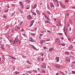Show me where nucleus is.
Returning a JSON list of instances; mask_svg holds the SVG:
<instances>
[{"label": "nucleus", "instance_id": "30", "mask_svg": "<svg viewBox=\"0 0 75 75\" xmlns=\"http://www.w3.org/2000/svg\"><path fill=\"white\" fill-rule=\"evenodd\" d=\"M3 17L4 18H6V17H7V16H6V15H4L3 16Z\"/></svg>", "mask_w": 75, "mask_h": 75}, {"label": "nucleus", "instance_id": "25", "mask_svg": "<svg viewBox=\"0 0 75 75\" xmlns=\"http://www.w3.org/2000/svg\"><path fill=\"white\" fill-rule=\"evenodd\" d=\"M62 45V46H65V45L64 43H63L62 44H61V45Z\"/></svg>", "mask_w": 75, "mask_h": 75}, {"label": "nucleus", "instance_id": "1", "mask_svg": "<svg viewBox=\"0 0 75 75\" xmlns=\"http://www.w3.org/2000/svg\"><path fill=\"white\" fill-rule=\"evenodd\" d=\"M56 42L59 45H61V42H60V40L59 39V38H57L56 40Z\"/></svg>", "mask_w": 75, "mask_h": 75}, {"label": "nucleus", "instance_id": "60", "mask_svg": "<svg viewBox=\"0 0 75 75\" xmlns=\"http://www.w3.org/2000/svg\"><path fill=\"white\" fill-rule=\"evenodd\" d=\"M23 23V21L21 22V24H22Z\"/></svg>", "mask_w": 75, "mask_h": 75}, {"label": "nucleus", "instance_id": "26", "mask_svg": "<svg viewBox=\"0 0 75 75\" xmlns=\"http://www.w3.org/2000/svg\"><path fill=\"white\" fill-rule=\"evenodd\" d=\"M60 73H61V74H62L63 75H64V72H62L61 71H60Z\"/></svg>", "mask_w": 75, "mask_h": 75}, {"label": "nucleus", "instance_id": "13", "mask_svg": "<svg viewBox=\"0 0 75 75\" xmlns=\"http://www.w3.org/2000/svg\"><path fill=\"white\" fill-rule=\"evenodd\" d=\"M44 42H45V40H42L40 41V43L41 44H42V43Z\"/></svg>", "mask_w": 75, "mask_h": 75}, {"label": "nucleus", "instance_id": "29", "mask_svg": "<svg viewBox=\"0 0 75 75\" xmlns=\"http://www.w3.org/2000/svg\"><path fill=\"white\" fill-rule=\"evenodd\" d=\"M66 29V27H65V26H64V31H65Z\"/></svg>", "mask_w": 75, "mask_h": 75}, {"label": "nucleus", "instance_id": "50", "mask_svg": "<svg viewBox=\"0 0 75 75\" xmlns=\"http://www.w3.org/2000/svg\"><path fill=\"white\" fill-rule=\"evenodd\" d=\"M61 40H64V38H63V37H62V38H61Z\"/></svg>", "mask_w": 75, "mask_h": 75}, {"label": "nucleus", "instance_id": "2", "mask_svg": "<svg viewBox=\"0 0 75 75\" xmlns=\"http://www.w3.org/2000/svg\"><path fill=\"white\" fill-rule=\"evenodd\" d=\"M16 43L18 44V42H19V40H18V38H16L15 40H14L13 44H15L16 42Z\"/></svg>", "mask_w": 75, "mask_h": 75}, {"label": "nucleus", "instance_id": "35", "mask_svg": "<svg viewBox=\"0 0 75 75\" xmlns=\"http://www.w3.org/2000/svg\"><path fill=\"white\" fill-rule=\"evenodd\" d=\"M46 18V19H47V20H50V19H49V18H48V16Z\"/></svg>", "mask_w": 75, "mask_h": 75}, {"label": "nucleus", "instance_id": "19", "mask_svg": "<svg viewBox=\"0 0 75 75\" xmlns=\"http://www.w3.org/2000/svg\"><path fill=\"white\" fill-rule=\"evenodd\" d=\"M36 11L38 14H40V13L39 12V11Z\"/></svg>", "mask_w": 75, "mask_h": 75}, {"label": "nucleus", "instance_id": "57", "mask_svg": "<svg viewBox=\"0 0 75 75\" xmlns=\"http://www.w3.org/2000/svg\"><path fill=\"white\" fill-rule=\"evenodd\" d=\"M11 63L12 64H14V62H13V61H11Z\"/></svg>", "mask_w": 75, "mask_h": 75}, {"label": "nucleus", "instance_id": "37", "mask_svg": "<svg viewBox=\"0 0 75 75\" xmlns=\"http://www.w3.org/2000/svg\"><path fill=\"white\" fill-rule=\"evenodd\" d=\"M43 48H44V49H47V47H43Z\"/></svg>", "mask_w": 75, "mask_h": 75}, {"label": "nucleus", "instance_id": "47", "mask_svg": "<svg viewBox=\"0 0 75 75\" xmlns=\"http://www.w3.org/2000/svg\"><path fill=\"white\" fill-rule=\"evenodd\" d=\"M65 2H66V3H67V2L68 3V1L67 0H66L65 1Z\"/></svg>", "mask_w": 75, "mask_h": 75}, {"label": "nucleus", "instance_id": "21", "mask_svg": "<svg viewBox=\"0 0 75 75\" xmlns=\"http://www.w3.org/2000/svg\"><path fill=\"white\" fill-rule=\"evenodd\" d=\"M19 4L21 6H23V3L21 2H19Z\"/></svg>", "mask_w": 75, "mask_h": 75}, {"label": "nucleus", "instance_id": "49", "mask_svg": "<svg viewBox=\"0 0 75 75\" xmlns=\"http://www.w3.org/2000/svg\"><path fill=\"white\" fill-rule=\"evenodd\" d=\"M12 32H13V33H14V30H12Z\"/></svg>", "mask_w": 75, "mask_h": 75}, {"label": "nucleus", "instance_id": "41", "mask_svg": "<svg viewBox=\"0 0 75 75\" xmlns=\"http://www.w3.org/2000/svg\"><path fill=\"white\" fill-rule=\"evenodd\" d=\"M33 15H35V16H36V13H33Z\"/></svg>", "mask_w": 75, "mask_h": 75}, {"label": "nucleus", "instance_id": "10", "mask_svg": "<svg viewBox=\"0 0 75 75\" xmlns=\"http://www.w3.org/2000/svg\"><path fill=\"white\" fill-rule=\"evenodd\" d=\"M53 50V48H51L49 50V51L50 52H52Z\"/></svg>", "mask_w": 75, "mask_h": 75}, {"label": "nucleus", "instance_id": "55", "mask_svg": "<svg viewBox=\"0 0 75 75\" xmlns=\"http://www.w3.org/2000/svg\"><path fill=\"white\" fill-rule=\"evenodd\" d=\"M50 41V39H48L46 40V41Z\"/></svg>", "mask_w": 75, "mask_h": 75}, {"label": "nucleus", "instance_id": "22", "mask_svg": "<svg viewBox=\"0 0 75 75\" xmlns=\"http://www.w3.org/2000/svg\"><path fill=\"white\" fill-rule=\"evenodd\" d=\"M42 73H45V70H44L43 69L42 70Z\"/></svg>", "mask_w": 75, "mask_h": 75}, {"label": "nucleus", "instance_id": "12", "mask_svg": "<svg viewBox=\"0 0 75 75\" xmlns=\"http://www.w3.org/2000/svg\"><path fill=\"white\" fill-rule=\"evenodd\" d=\"M59 58L58 57H57L56 58V60H57V62H59Z\"/></svg>", "mask_w": 75, "mask_h": 75}, {"label": "nucleus", "instance_id": "64", "mask_svg": "<svg viewBox=\"0 0 75 75\" xmlns=\"http://www.w3.org/2000/svg\"><path fill=\"white\" fill-rule=\"evenodd\" d=\"M36 75H41V74H36Z\"/></svg>", "mask_w": 75, "mask_h": 75}, {"label": "nucleus", "instance_id": "8", "mask_svg": "<svg viewBox=\"0 0 75 75\" xmlns=\"http://www.w3.org/2000/svg\"><path fill=\"white\" fill-rule=\"evenodd\" d=\"M27 18L28 20H31V19H32V18L31 17V16H30V15H29L28 16Z\"/></svg>", "mask_w": 75, "mask_h": 75}, {"label": "nucleus", "instance_id": "62", "mask_svg": "<svg viewBox=\"0 0 75 75\" xmlns=\"http://www.w3.org/2000/svg\"><path fill=\"white\" fill-rule=\"evenodd\" d=\"M56 75H58V73H57L56 74Z\"/></svg>", "mask_w": 75, "mask_h": 75}, {"label": "nucleus", "instance_id": "45", "mask_svg": "<svg viewBox=\"0 0 75 75\" xmlns=\"http://www.w3.org/2000/svg\"><path fill=\"white\" fill-rule=\"evenodd\" d=\"M1 48L2 50H4V48H3V47H1Z\"/></svg>", "mask_w": 75, "mask_h": 75}, {"label": "nucleus", "instance_id": "17", "mask_svg": "<svg viewBox=\"0 0 75 75\" xmlns=\"http://www.w3.org/2000/svg\"><path fill=\"white\" fill-rule=\"evenodd\" d=\"M11 58H12V59H16V58H15L13 57H11Z\"/></svg>", "mask_w": 75, "mask_h": 75}, {"label": "nucleus", "instance_id": "53", "mask_svg": "<svg viewBox=\"0 0 75 75\" xmlns=\"http://www.w3.org/2000/svg\"><path fill=\"white\" fill-rule=\"evenodd\" d=\"M42 14H43V16H44L45 15V13H42Z\"/></svg>", "mask_w": 75, "mask_h": 75}, {"label": "nucleus", "instance_id": "58", "mask_svg": "<svg viewBox=\"0 0 75 75\" xmlns=\"http://www.w3.org/2000/svg\"><path fill=\"white\" fill-rule=\"evenodd\" d=\"M72 7L73 8V9H75V7Z\"/></svg>", "mask_w": 75, "mask_h": 75}, {"label": "nucleus", "instance_id": "34", "mask_svg": "<svg viewBox=\"0 0 75 75\" xmlns=\"http://www.w3.org/2000/svg\"><path fill=\"white\" fill-rule=\"evenodd\" d=\"M55 67L56 68H60V67H59V66H55Z\"/></svg>", "mask_w": 75, "mask_h": 75}, {"label": "nucleus", "instance_id": "48", "mask_svg": "<svg viewBox=\"0 0 75 75\" xmlns=\"http://www.w3.org/2000/svg\"><path fill=\"white\" fill-rule=\"evenodd\" d=\"M44 17H45V18H46L48 16H47L45 15V16Z\"/></svg>", "mask_w": 75, "mask_h": 75}, {"label": "nucleus", "instance_id": "59", "mask_svg": "<svg viewBox=\"0 0 75 75\" xmlns=\"http://www.w3.org/2000/svg\"><path fill=\"white\" fill-rule=\"evenodd\" d=\"M70 31H71V27H70Z\"/></svg>", "mask_w": 75, "mask_h": 75}, {"label": "nucleus", "instance_id": "3", "mask_svg": "<svg viewBox=\"0 0 75 75\" xmlns=\"http://www.w3.org/2000/svg\"><path fill=\"white\" fill-rule=\"evenodd\" d=\"M37 4H35L33 6H31V8H32V9H35V8L37 7Z\"/></svg>", "mask_w": 75, "mask_h": 75}, {"label": "nucleus", "instance_id": "56", "mask_svg": "<svg viewBox=\"0 0 75 75\" xmlns=\"http://www.w3.org/2000/svg\"><path fill=\"white\" fill-rule=\"evenodd\" d=\"M2 57L3 59V58H4V55H3V56H2Z\"/></svg>", "mask_w": 75, "mask_h": 75}, {"label": "nucleus", "instance_id": "51", "mask_svg": "<svg viewBox=\"0 0 75 75\" xmlns=\"http://www.w3.org/2000/svg\"><path fill=\"white\" fill-rule=\"evenodd\" d=\"M18 29H20V26L18 27L17 28Z\"/></svg>", "mask_w": 75, "mask_h": 75}, {"label": "nucleus", "instance_id": "38", "mask_svg": "<svg viewBox=\"0 0 75 75\" xmlns=\"http://www.w3.org/2000/svg\"><path fill=\"white\" fill-rule=\"evenodd\" d=\"M38 69L39 71H41V69H40V68H38Z\"/></svg>", "mask_w": 75, "mask_h": 75}, {"label": "nucleus", "instance_id": "27", "mask_svg": "<svg viewBox=\"0 0 75 75\" xmlns=\"http://www.w3.org/2000/svg\"><path fill=\"white\" fill-rule=\"evenodd\" d=\"M72 72L73 74H75V71H72Z\"/></svg>", "mask_w": 75, "mask_h": 75}, {"label": "nucleus", "instance_id": "6", "mask_svg": "<svg viewBox=\"0 0 75 75\" xmlns=\"http://www.w3.org/2000/svg\"><path fill=\"white\" fill-rule=\"evenodd\" d=\"M59 3L61 6L62 7V8H65V6L62 4L61 2H59Z\"/></svg>", "mask_w": 75, "mask_h": 75}, {"label": "nucleus", "instance_id": "4", "mask_svg": "<svg viewBox=\"0 0 75 75\" xmlns=\"http://www.w3.org/2000/svg\"><path fill=\"white\" fill-rule=\"evenodd\" d=\"M34 20H33L30 22V27H31V26H32L33 25V23H34Z\"/></svg>", "mask_w": 75, "mask_h": 75}, {"label": "nucleus", "instance_id": "54", "mask_svg": "<svg viewBox=\"0 0 75 75\" xmlns=\"http://www.w3.org/2000/svg\"><path fill=\"white\" fill-rule=\"evenodd\" d=\"M68 40H69V41H71V38H69L68 39Z\"/></svg>", "mask_w": 75, "mask_h": 75}, {"label": "nucleus", "instance_id": "20", "mask_svg": "<svg viewBox=\"0 0 75 75\" xmlns=\"http://www.w3.org/2000/svg\"><path fill=\"white\" fill-rule=\"evenodd\" d=\"M65 54H67L68 55H69V53L68 52H65Z\"/></svg>", "mask_w": 75, "mask_h": 75}, {"label": "nucleus", "instance_id": "40", "mask_svg": "<svg viewBox=\"0 0 75 75\" xmlns=\"http://www.w3.org/2000/svg\"><path fill=\"white\" fill-rule=\"evenodd\" d=\"M12 6H13V7H15V5H14V4H12Z\"/></svg>", "mask_w": 75, "mask_h": 75}, {"label": "nucleus", "instance_id": "63", "mask_svg": "<svg viewBox=\"0 0 75 75\" xmlns=\"http://www.w3.org/2000/svg\"><path fill=\"white\" fill-rule=\"evenodd\" d=\"M8 10H7V11H5V13H7V12H8Z\"/></svg>", "mask_w": 75, "mask_h": 75}, {"label": "nucleus", "instance_id": "9", "mask_svg": "<svg viewBox=\"0 0 75 75\" xmlns=\"http://www.w3.org/2000/svg\"><path fill=\"white\" fill-rule=\"evenodd\" d=\"M66 61H69V62H70V59L69 58H66Z\"/></svg>", "mask_w": 75, "mask_h": 75}, {"label": "nucleus", "instance_id": "15", "mask_svg": "<svg viewBox=\"0 0 75 75\" xmlns=\"http://www.w3.org/2000/svg\"><path fill=\"white\" fill-rule=\"evenodd\" d=\"M73 48V46H72V45H71L70 47H69V49H71V48Z\"/></svg>", "mask_w": 75, "mask_h": 75}, {"label": "nucleus", "instance_id": "5", "mask_svg": "<svg viewBox=\"0 0 75 75\" xmlns=\"http://www.w3.org/2000/svg\"><path fill=\"white\" fill-rule=\"evenodd\" d=\"M42 67L44 68H46V64H45V63H43V64L42 65Z\"/></svg>", "mask_w": 75, "mask_h": 75}, {"label": "nucleus", "instance_id": "39", "mask_svg": "<svg viewBox=\"0 0 75 75\" xmlns=\"http://www.w3.org/2000/svg\"><path fill=\"white\" fill-rule=\"evenodd\" d=\"M31 35H35V34L31 33Z\"/></svg>", "mask_w": 75, "mask_h": 75}, {"label": "nucleus", "instance_id": "24", "mask_svg": "<svg viewBox=\"0 0 75 75\" xmlns=\"http://www.w3.org/2000/svg\"><path fill=\"white\" fill-rule=\"evenodd\" d=\"M27 62H28V64H31V63H30V61L28 60L27 61Z\"/></svg>", "mask_w": 75, "mask_h": 75}, {"label": "nucleus", "instance_id": "36", "mask_svg": "<svg viewBox=\"0 0 75 75\" xmlns=\"http://www.w3.org/2000/svg\"><path fill=\"white\" fill-rule=\"evenodd\" d=\"M62 34H63L62 33H58L59 35H62Z\"/></svg>", "mask_w": 75, "mask_h": 75}, {"label": "nucleus", "instance_id": "7", "mask_svg": "<svg viewBox=\"0 0 75 75\" xmlns=\"http://www.w3.org/2000/svg\"><path fill=\"white\" fill-rule=\"evenodd\" d=\"M55 3L57 4L58 6H59V4H58V1L57 0H53Z\"/></svg>", "mask_w": 75, "mask_h": 75}, {"label": "nucleus", "instance_id": "11", "mask_svg": "<svg viewBox=\"0 0 75 75\" xmlns=\"http://www.w3.org/2000/svg\"><path fill=\"white\" fill-rule=\"evenodd\" d=\"M50 4L51 7H54V5L52 3H50Z\"/></svg>", "mask_w": 75, "mask_h": 75}, {"label": "nucleus", "instance_id": "18", "mask_svg": "<svg viewBox=\"0 0 75 75\" xmlns=\"http://www.w3.org/2000/svg\"><path fill=\"white\" fill-rule=\"evenodd\" d=\"M32 47H33V48L34 49V50H37V48H35V47H34V46H32Z\"/></svg>", "mask_w": 75, "mask_h": 75}, {"label": "nucleus", "instance_id": "14", "mask_svg": "<svg viewBox=\"0 0 75 75\" xmlns=\"http://www.w3.org/2000/svg\"><path fill=\"white\" fill-rule=\"evenodd\" d=\"M45 23H49L50 24V22L48 21H45Z\"/></svg>", "mask_w": 75, "mask_h": 75}, {"label": "nucleus", "instance_id": "23", "mask_svg": "<svg viewBox=\"0 0 75 75\" xmlns=\"http://www.w3.org/2000/svg\"><path fill=\"white\" fill-rule=\"evenodd\" d=\"M25 2L27 3H30V1H29L28 0H26Z\"/></svg>", "mask_w": 75, "mask_h": 75}, {"label": "nucleus", "instance_id": "44", "mask_svg": "<svg viewBox=\"0 0 75 75\" xmlns=\"http://www.w3.org/2000/svg\"><path fill=\"white\" fill-rule=\"evenodd\" d=\"M41 60H42V61H44V58H42L41 59Z\"/></svg>", "mask_w": 75, "mask_h": 75}, {"label": "nucleus", "instance_id": "61", "mask_svg": "<svg viewBox=\"0 0 75 75\" xmlns=\"http://www.w3.org/2000/svg\"><path fill=\"white\" fill-rule=\"evenodd\" d=\"M26 8V9H29L30 8L28 7V8Z\"/></svg>", "mask_w": 75, "mask_h": 75}, {"label": "nucleus", "instance_id": "16", "mask_svg": "<svg viewBox=\"0 0 75 75\" xmlns=\"http://www.w3.org/2000/svg\"><path fill=\"white\" fill-rule=\"evenodd\" d=\"M15 74L16 75H18L20 74V73H19V72H15Z\"/></svg>", "mask_w": 75, "mask_h": 75}, {"label": "nucleus", "instance_id": "52", "mask_svg": "<svg viewBox=\"0 0 75 75\" xmlns=\"http://www.w3.org/2000/svg\"><path fill=\"white\" fill-rule=\"evenodd\" d=\"M47 32H48V33H51V31L50 30H48L47 31Z\"/></svg>", "mask_w": 75, "mask_h": 75}, {"label": "nucleus", "instance_id": "32", "mask_svg": "<svg viewBox=\"0 0 75 75\" xmlns=\"http://www.w3.org/2000/svg\"><path fill=\"white\" fill-rule=\"evenodd\" d=\"M47 14H50V12L47 11Z\"/></svg>", "mask_w": 75, "mask_h": 75}, {"label": "nucleus", "instance_id": "42", "mask_svg": "<svg viewBox=\"0 0 75 75\" xmlns=\"http://www.w3.org/2000/svg\"><path fill=\"white\" fill-rule=\"evenodd\" d=\"M64 34H65V35H66V36L67 35V33L66 32H64Z\"/></svg>", "mask_w": 75, "mask_h": 75}, {"label": "nucleus", "instance_id": "31", "mask_svg": "<svg viewBox=\"0 0 75 75\" xmlns=\"http://www.w3.org/2000/svg\"><path fill=\"white\" fill-rule=\"evenodd\" d=\"M40 55L42 57H43L44 55V54H40Z\"/></svg>", "mask_w": 75, "mask_h": 75}, {"label": "nucleus", "instance_id": "28", "mask_svg": "<svg viewBox=\"0 0 75 75\" xmlns=\"http://www.w3.org/2000/svg\"><path fill=\"white\" fill-rule=\"evenodd\" d=\"M66 15L67 16H68L69 15V13H67Z\"/></svg>", "mask_w": 75, "mask_h": 75}, {"label": "nucleus", "instance_id": "33", "mask_svg": "<svg viewBox=\"0 0 75 75\" xmlns=\"http://www.w3.org/2000/svg\"><path fill=\"white\" fill-rule=\"evenodd\" d=\"M42 35H43V34L41 33L40 34V37H42Z\"/></svg>", "mask_w": 75, "mask_h": 75}, {"label": "nucleus", "instance_id": "43", "mask_svg": "<svg viewBox=\"0 0 75 75\" xmlns=\"http://www.w3.org/2000/svg\"><path fill=\"white\" fill-rule=\"evenodd\" d=\"M20 13H21V14H23V12H22V11H19Z\"/></svg>", "mask_w": 75, "mask_h": 75}, {"label": "nucleus", "instance_id": "46", "mask_svg": "<svg viewBox=\"0 0 75 75\" xmlns=\"http://www.w3.org/2000/svg\"><path fill=\"white\" fill-rule=\"evenodd\" d=\"M69 21L71 23H72V20H71V19H69Z\"/></svg>", "mask_w": 75, "mask_h": 75}]
</instances>
